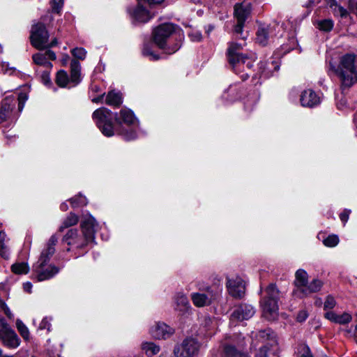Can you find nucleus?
<instances>
[{"label":"nucleus","mask_w":357,"mask_h":357,"mask_svg":"<svg viewBox=\"0 0 357 357\" xmlns=\"http://www.w3.org/2000/svg\"><path fill=\"white\" fill-rule=\"evenodd\" d=\"M97 227L98 223L91 215H84L81 220V232L75 229H69L62 241L69 246L84 248L93 242Z\"/></svg>","instance_id":"obj_1"},{"label":"nucleus","mask_w":357,"mask_h":357,"mask_svg":"<svg viewBox=\"0 0 357 357\" xmlns=\"http://www.w3.org/2000/svg\"><path fill=\"white\" fill-rule=\"evenodd\" d=\"M329 70L338 77L342 89H347L357 83V57L345 54L340 57L338 63L329 62Z\"/></svg>","instance_id":"obj_2"},{"label":"nucleus","mask_w":357,"mask_h":357,"mask_svg":"<svg viewBox=\"0 0 357 357\" xmlns=\"http://www.w3.org/2000/svg\"><path fill=\"white\" fill-rule=\"evenodd\" d=\"M280 292L273 284H271L266 289V296L261 301L263 316L268 320H274L278 314V301Z\"/></svg>","instance_id":"obj_3"},{"label":"nucleus","mask_w":357,"mask_h":357,"mask_svg":"<svg viewBox=\"0 0 357 357\" xmlns=\"http://www.w3.org/2000/svg\"><path fill=\"white\" fill-rule=\"evenodd\" d=\"M81 82V65L79 61L73 59L70 62V77L69 78L67 73L63 70H59L56 77V83L60 87H66L68 84L72 86H76Z\"/></svg>","instance_id":"obj_4"},{"label":"nucleus","mask_w":357,"mask_h":357,"mask_svg":"<svg viewBox=\"0 0 357 357\" xmlns=\"http://www.w3.org/2000/svg\"><path fill=\"white\" fill-rule=\"evenodd\" d=\"M92 117L105 136L112 137L114 135L110 110L105 107L99 108L93 112Z\"/></svg>","instance_id":"obj_5"},{"label":"nucleus","mask_w":357,"mask_h":357,"mask_svg":"<svg viewBox=\"0 0 357 357\" xmlns=\"http://www.w3.org/2000/svg\"><path fill=\"white\" fill-rule=\"evenodd\" d=\"M49 33L42 22L32 25L30 34L31 44L38 50L47 49Z\"/></svg>","instance_id":"obj_6"},{"label":"nucleus","mask_w":357,"mask_h":357,"mask_svg":"<svg viewBox=\"0 0 357 357\" xmlns=\"http://www.w3.org/2000/svg\"><path fill=\"white\" fill-rule=\"evenodd\" d=\"M0 340L9 349H15L20 344L17 335L3 319H0Z\"/></svg>","instance_id":"obj_7"},{"label":"nucleus","mask_w":357,"mask_h":357,"mask_svg":"<svg viewBox=\"0 0 357 357\" xmlns=\"http://www.w3.org/2000/svg\"><path fill=\"white\" fill-rule=\"evenodd\" d=\"M175 27L172 24L165 23L159 25L153 31V40L160 49H165L167 40L174 33Z\"/></svg>","instance_id":"obj_8"},{"label":"nucleus","mask_w":357,"mask_h":357,"mask_svg":"<svg viewBox=\"0 0 357 357\" xmlns=\"http://www.w3.org/2000/svg\"><path fill=\"white\" fill-rule=\"evenodd\" d=\"M252 3L248 0H245L241 3H236L234 6V16L237 24L235 26L234 31L236 33H241L245 22L250 15Z\"/></svg>","instance_id":"obj_9"},{"label":"nucleus","mask_w":357,"mask_h":357,"mask_svg":"<svg viewBox=\"0 0 357 357\" xmlns=\"http://www.w3.org/2000/svg\"><path fill=\"white\" fill-rule=\"evenodd\" d=\"M199 348V344L196 340L187 338L174 348L172 357H193L198 352Z\"/></svg>","instance_id":"obj_10"},{"label":"nucleus","mask_w":357,"mask_h":357,"mask_svg":"<svg viewBox=\"0 0 357 357\" xmlns=\"http://www.w3.org/2000/svg\"><path fill=\"white\" fill-rule=\"evenodd\" d=\"M47 263L37 261L33 266L34 278L38 282L49 280L57 274L59 268L54 265L46 266Z\"/></svg>","instance_id":"obj_11"},{"label":"nucleus","mask_w":357,"mask_h":357,"mask_svg":"<svg viewBox=\"0 0 357 357\" xmlns=\"http://www.w3.org/2000/svg\"><path fill=\"white\" fill-rule=\"evenodd\" d=\"M215 295L210 287H207L204 291L195 292L191 294L193 304L198 307L209 305L215 300Z\"/></svg>","instance_id":"obj_12"},{"label":"nucleus","mask_w":357,"mask_h":357,"mask_svg":"<svg viewBox=\"0 0 357 357\" xmlns=\"http://www.w3.org/2000/svg\"><path fill=\"white\" fill-rule=\"evenodd\" d=\"M227 287L229 294L234 298H241L245 294V282L238 276L228 278Z\"/></svg>","instance_id":"obj_13"},{"label":"nucleus","mask_w":357,"mask_h":357,"mask_svg":"<svg viewBox=\"0 0 357 357\" xmlns=\"http://www.w3.org/2000/svg\"><path fill=\"white\" fill-rule=\"evenodd\" d=\"M265 335L268 336L267 339L270 341V342L261 347L256 354L255 357H273L274 356L272 351L274 350V347L278 344L275 335L273 333H269L266 331L261 332V336L264 337Z\"/></svg>","instance_id":"obj_14"},{"label":"nucleus","mask_w":357,"mask_h":357,"mask_svg":"<svg viewBox=\"0 0 357 357\" xmlns=\"http://www.w3.org/2000/svg\"><path fill=\"white\" fill-rule=\"evenodd\" d=\"M115 121L119 126L125 124L127 126H136L138 123V121L133 112L128 109H122L119 114L116 113Z\"/></svg>","instance_id":"obj_15"},{"label":"nucleus","mask_w":357,"mask_h":357,"mask_svg":"<svg viewBox=\"0 0 357 357\" xmlns=\"http://www.w3.org/2000/svg\"><path fill=\"white\" fill-rule=\"evenodd\" d=\"M174 331L165 323H157L151 328V335L155 339L169 338Z\"/></svg>","instance_id":"obj_16"},{"label":"nucleus","mask_w":357,"mask_h":357,"mask_svg":"<svg viewBox=\"0 0 357 357\" xmlns=\"http://www.w3.org/2000/svg\"><path fill=\"white\" fill-rule=\"evenodd\" d=\"M255 314L254 308L247 304L241 305L231 314V320L243 321L249 319Z\"/></svg>","instance_id":"obj_17"},{"label":"nucleus","mask_w":357,"mask_h":357,"mask_svg":"<svg viewBox=\"0 0 357 357\" xmlns=\"http://www.w3.org/2000/svg\"><path fill=\"white\" fill-rule=\"evenodd\" d=\"M245 45V43H230L227 49V59L231 66H235L236 60H238L243 54L240 51Z\"/></svg>","instance_id":"obj_18"},{"label":"nucleus","mask_w":357,"mask_h":357,"mask_svg":"<svg viewBox=\"0 0 357 357\" xmlns=\"http://www.w3.org/2000/svg\"><path fill=\"white\" fill-rule=\"evenodd\" d=\"M301 103L303 107H312L320 102V98L311 89L305 90L301 95Z\"/></svg>","instance_id":"obj_19"},{"label":"nucleus","mask_w":357,"mask_h":357,"mask_svg":"<svg viewBox=\"0 0 357 357\" xmlns=\"http://www.w3.org/2000/svg\"><path fill=\"white\" fill-rule=\"evenodd\" d=\"M275 26L270 25H261L259 27L257 31V42L260 45L264 46L268 44L270 37L273 36Z\"/></svg>","instance_id":"obj_20"},{"label":"nucleus","mask_w":357,"mask_h":357,"mask_svg":"<svg viewBox=\"0 0 357 357\" xmlns=\"http://www.w3.org/2000/svg\"><path fill=\"white\" fill-rule=\"evenodd\" d=\"M307 282L308 275L307 272L303 269H298L295 273V289L293 294L298 297L299 294L301 292V289L306 286Z\"/></svg>","instance_id":"obj_21"},{"label":"nucleus","mask_w":357,"mask_h":357,"mask_svg":"<svg viewBox=\"0 0 357 357\" xmlns=\"http://www.w3.org/2000/svg\"><path fill=\"white\" fill-rule=\"evenodd\" d=\"M58 241V237L56 235H52L47 243L45 249L42 251L40 257L38 261L47 263L50 257L54 255L55 252V245Z\"/></svg>","instance_id":"obj_22"},{"label":"nucleus","mask_w":357,"mask_h":357,"mask_svg":"<svg viewBox=\"0 0 357 357\" xmlns=\"http://www.w3.org/2000/svg\"><path fill=\"white\" fill-rule=\"evenodd\" d=\"M324 317L331 322L339 324H347L352 320L351 314L348 312L337 314L333 311H328L325 313Z\"/></svg>","instance_id":"obj_23"},{"label":"nucleus","mask_w":357,"mask_h":357,"mask_svg":"<svg viewBox=\"0 0 357 357\" xmlns=\"http://www.w3.org/2000/svg\"><path fill=\"white\" fill-rule=\"evenodd\" d=\"M323 282L319 279H314L310 283H307L306 286L301 289V292L298 296V298H304L310 294L317 293L321 290L323 287Z\"/></svg>","instance_id":"obj_24"},{"label":"nucleus","mask_w":357,"mask_h":357,"mask_svg":"<svg viewBox=\"0 0 357 357\" xmlns=\"http://www.w3.org/2000/svg\"><path fill=\"white\" fill-rule=\"evenodd\" d=\"M131 15L135 20L139 22H146L152 17L149 11L140 1H139L138 5L134 8Z\"/></svg>","instance_id":"obj_25"},{"label":"nucleus","mask_w":357,"mask_h":357,"mask_svg":"<svg viewBox=\"0 0 357 357\" xmlns=\"http://www.w3.org/2000/svg\"><path fill=\"white\" fill-rule=\"evenodd\" d=\"M255 62L254 57H249L245 55L241 56L238 60H236L235 66H232L234 71L238 73L241 71L245 70V68L248 70L251 69Z\"/></svg>","instance_id":"obj_26"},{"label":"nucleus","mask_w":357,"mask_h":357,"mask_svg":"<svg viewBox=\"0 0 357 357\" xmlns=\"http://www.w3.org/2000/svg\"><path fill=\"white\" fill-rule=\"evenodd\" d=\"M13 100L6 98L1 103L0 108V123L10 117L13 109L14 105H10Z\"/></svg>","instance_id":"obj_27"},{"label":"nucleus","mask_w":357,"mask_h":357,"mask_svg":"<svg viewBox=\"0 0 357 357\" xmlns=\"http://www.w3.org/2000/svg\"><path fill=\"white\" fill-rule=\"evenodd\" d=\"M122 102V96L121 93L115 91H111L106 97V103L114 107H119Z\"/></svg>","instance_id":"obj_28"},{"label":"nucleus","mask_w":357,"mask_h":357,"mask_svg":"<svg viewBox=\"0 0 357 357\" xmlns=\"http://www.w3.org/2000/svg\"><path fill=\"white\" fill-rule=\"evenodd\" d=\"M259 65L261 73L265 77L270 76L274 70H278L279 68L278 63L274 61L261 62Z\"/></svg>","instance_id":"obj_29"},{"label":"nucleus","mask_w":357,"mask_h":357,"mask_svg":"<svg viewBox=\"0 0 357 357\" xmlns=\"http://www.w3.org/2000/svg\"><path fill=\"white\" fill-rule=\"evenodd\" d=\"M225 357H248V355L238 350L234 345L226 344L224 349Z\"/></svg>","instance_id":"obj_30"},{"label":"nucleus","mask_w":357,"mask_h":357,"mask_svg":"<svg viewBox=\"0 0 357 357\" xmlns=\"http://www.w3.org/2000/svg\"><path fill=\"white\" fill-rule=\"evenodd\" d=\"M142 349L148 356H152L160 351V347L153 342H146L142 343Z\"/></svg>","instance_id":"obj_31"},{"label":"nucleus","mask_w":357,"mask_h":357,"mask_svg":"<svg viewBox=\"0 0 357 357\" xmlns=\"http://www.w3.org/2000/svg\"><path fill=\"white\" fill-rule=\"evenodd\" d=\"M176 305L178 310H183L190 307V303L187 296L183 293H178L174 298Z\"/></svg>","instance_id":"obj_32"},{"label":"nucleus","mask_w":357,"mask_h":357,"mask_svg":"<svg viewBox=\"0 0 357 357\" xmlns=\"http://www.w3.org/2000/svg\"><path fill=\"white\" fill-rule=\"evenodd\" d=\"M78 216L74 213H70L63 222V224L59 227V231H62L63 229L75 225L78 222Z\"/></svg>","instance_id":"obj_33"},{"label":"nucleus","mask_w":357,"mask_h":357,"mask_svg":"<svg viewBox=\"0 0 357 357\" xmlns=\"http://www.w3.org/2000/svg\"><path fill=\"white\" fill-rule=\"evenodd\" d=\"M33 60L37 65L43 66L47 68L52 66V63L47 61L45 54L37 53L33 55Z\"/></svg>","instance_id":"obj_34"},{"label":"nucleus","mask_w":357,"mask_h":357,"mask_svg":"<svg viewBox=\"0 0 357 357\" xmlns=\"http://www.w3.org/2000/svg\"><path fill=\"white\" fill-rule=\"evenodd\" d=\"M330 7L334 10L335 15H338L340 17H346L347 15V10L342 6H339L336 3L335 0H327Z\"/></svg>","instance_id":"obj_35"},{"label":"nucleus","mask_w":357,"mask_h":357,"mask_svg":"<svg viewBox=\"0 0 357 357\" xmlns=\"http://www.w3.org/2000/svg\"><path fill=\"white\" fill-rule=\"evenodd\" d=\"M11 268L13 272L16 274H26L29 270V266L24 262L15 264Z\"/></svg>","instance_id":"obj_36"},{"label":"nucleus","mask_w":357,"mask_h":357,"mask_svg":"<svg viewBox=\"0 0 357 357\" xmlns=\"http://www.w3.org/2000/svg\"><path fill=\"white\" fill-rule=\"evenodd\" d=\"M16 327H17L19 333L22 335V337L24 340H29V331L28 328L25 326V324L20 319H17Z\"/></svg>","instance_id":"obj_37"},{"label":"nucleus","mask_w":357,"mask_h":357,"mask_svg":"<svg viewBox=\"0 0 357 357\" xmlns=\"http://www.w3.org/2000/svg\"><path fill=\"white\" fill-rule=\"evenodd\" d=\"M333 27V22L329 19L319 21L317 23V28L324 31H330Z\"/></svg>","instance_id":"obj_38"},{"label":"nucleus","mask_w":357,"mask_h":357,"mask_svg":"<svg viewBox=\"0 0 357 357\" xmlns=\"http://www.w3.org/2000/svg\"><path fill=\"white\" fill-rule=\"evenodd\" d=\"M6 237L5 233L0 231V255L4 258H8V252L5 244Z\"/></svg>","instance_id":"obj_39"},{"label":"nucleus","mask_w":357,"mask_h":357,"mask_svg":"<svg viewBox=\"0 0 357 357\" xmlns=\"http://www.w3.org/2000/svg\"><path fill=\"white\" fill-rule=\"evenodd\" d=\"M71 205L73 208L84 206L87 204L86 198L81 195L70 199Z\"/></svg>","instance_id":"obj_40"},{"label":"nucleus","mask_w":357,"mask_h":357,"mask_svg":"<svg viewBox=\"0 0 357 357\" xmlns=\"http://www.w3.org/2000/svg\"><path fill=\"white\" fill-rule=\"evenodd\" d=\"M71 54L77 59L84 60L86 58V51L82 47H76L71 50Z\"/></svg>","instance_id":"obj_41"},{"label":"nucleus","mask_w":357,"mask_h":357,"mask_svg":"<svg viewBox=\"0 0 357 357\" xmlns=\"http://www.w3.org/2000/svg\"><path fill=\"white\" fill-rule=\"evenodd\" d=\"M339 238L336 235L328 236L326 239L324 240V244L327 247H335L337 245Z\"/></svg>","instance_id":"obj_42"},{"label":"nucleus","mask_w":357,"mask_h":357,"mask_svg":"<svg viewBox=\"0 0 357 357\" xmlns=\"http://www.w3.org/2000/svg\"><path fill=\"white\" fill-rule=\"evenodd\" d=\"M311 354L310 347L306 344H301L298 348V355L299 357H307Z\"/></svg>","instance_id":"obj_43"},{"label":"nucleus","mask_w":357,"mask_h":357,"mask_svg":"<svg viewBox=\"0 0 357 357\" xmlns=\"http://www.w3.org/2000/svg\"><path fill=\"white\" fill-rule=\"evenodd\" d=\"M119 134L122 135L125 139L126 140H132L136 138L137 134L136 132L133 130H130L125 131L123 129H121L119 132Z\"/></svg>","instance_id":"obj_44"},{"label":"nucleus","mask_w":357,"mask_h":357,"mask_svg":"<svg viewBox=\"0 0 357 357\" xmlns=\"http://www.w3.org/2000/svg\"><path fill=\"white\" fill-rule=\"evenodd\" d=\"M336 305L335 298L331 296H328L324 305V309L325 310L333 309Z\"/></svg>","instance_id":"obj_45"},{"label":"nucleus","mask_w":357,"mask_h":357,"mask_svg":"<svg viewBox=\"0 0 357 357\" xmlns=\"http://www.w3.org/2000/svg\"><path fill=\"white\" fill-rule=\"evenodd\" d=\"M143 54L149 56L151 60H158L159 59V56L151 50L149 45L144 46L143 49Z\"/></svg>","instance_id":"obj_46"},{"label":"nucleus","mask_w":357,"mask_h":357,"mask_svg":"<svg viewBox=\"0 0 357 357\" xmlns=\"http://www.w3.org/2000/svg\"><path fill=\"white\" fill-rule=\"evenodd\" d=\"M28 99V95L26 93L21 92L18 96V109L21 112Z\"/></svg>","instance_id":"obj_47"},{"label":"nucleus","mask_w":357,"mask_h":357,"mask_svg":"<svg viewBox=\"0 0 357 357\" xmlns=\"http://www.w3.org/2000/svg\"><path fill=\"white\" fill-rule=\"evenodd\" d=\"M63 5V0H52V8L53 11L59 13Z\"/></svg>","instance_id":"obj_48"},{"label":"nucleus","mask_w":357,"mask_h":357,"mask_svg":"<svg viewBox=\"0 0 357 357\" xmlns=\"http://www.w3.org/2000/svg\"><path fill=\"white\" fill-rule=\"evenodd\" d=\"M50 321L51 319L48 317L44 318L40 324L39 328L40 329H47V331H50Z\"/></svg>","instance_id":"obj_49"},{"label":"nucleus","mask_w":357,"mask_h":357,"mask_svg":"<svg viewBox=\"0 0 357 357\" xmlns=\"http://www.w3.org/2000/svg\"><path fill=\"white\" fill-rule=\"evenodd\" d=\"M189 36L191 39V40L194 41V42H199L202 40V34L199 31H192L190 34H189Z\"/></svg>","instance_id":"obj_50"},{"label":"nucleus","mask_w":357,"mask_h":357,"mask_svg":"<svg viewBox=\"0 0 357 357\" xmlns=\"http://www.w3.org/2000/svg\"><path fill=\"white\" fill-rule=\"evenodd\" d=\"M307 316H308V314L306 311L301 310L298 312V314L297 315V317H296L297 321L299 322H303L307 319Z\"/></svg>","instance_id":"obj_51"},{"label":"nucleus","mask_w":357,"mask_h":357,"mask_svg":"<svg viewBox=\"0 0 357 357\" xmlns=\"http://www.w3.org/2000/svg\"><path fill=\"white\" fill-rule=\"evenodd\" d=\"M350 213V210L346 209L342 213H340V218L344 223L347 222Z\"/></svg>","instance_id":"obj_52"},{"label":"nucleus","mask_w":357,"mask_h":357,"mask_svg":"<svg viewBox=\"0 0 357 357\" xmlns=\"http://www.w3.org/2000/svg\"><path fill=\"white\" fill-rule=\"evenodd\" d=\"M349 8L357 15V0H349Z\"/></svg>","instance_id":"obj_53"},{"label":"nucleus","mask_w":357,"mask_h":357,"mask_svg":"<svg viewBox=\"0 0 357 357\" xmlns=\"http://www.w3.org/2000/svg\"><path fill=\"white\" fill-rule=\"evenodd\" d=\"M41 78L45 84H48L50 83V78L49 76V73L47 72H44L42 75Z\"/></svg>","instance_id":"obj_54"},{"label":"nucleus","mask_w":357,"mask_h":357,"mask_svg":"<svg viewBox=\"0 0 357 357\" xmlns=\"http://www.w3.org/2000/svg\"><path fill=\"white\" fill-rule=\"evenodd\" d=\"M45 54L47 56V61H49V59L55 60L56 59L55 53L52 50H47Z\"/></svg>","instance_id":"obj_55"},{"label":"nucleus","mask_w":357,"mask_h":357,"mask_svg":"<svg viewBox=\"0 0 357 357\" xmlns=\"http://www.w3.org/2000/svg\"><path fill=\"white\" fill-rule=\"evenodd\" d=\"M24 290L28 293H31L32 289V284L29 282H27L23 285Z\"/></svg>","instance_id":"obj_56"},{"label":"nucleus","mask_w":357,"mask_h":357,"mask_svg":"<svg viewBox=\"0 0 357 357\" xmlns=\"http://www.w3.org/2000/svg\"><path fill=\"white\" fill-rule=\"evenodd\" d=\"M58 44L57 39L54 38L51 42H49V39H47V49L50 48L52 47L56 46Z\"/></svg>","instance_id":"obj_57"},{"label":"nucleus","mask_w":357,"mask_h":357,"mask_svg":"<svg viewBox=\"0 0 357 357\" xmlns=\"http://www.w3.org/2000/svg\"><path fill=\"white\" fill-rule=\"evenodd\" d=\"M164 0H139L141 3L143 1H147L149 4H158L163 1Z\"/></svg>","instance_id":"obj_58"},{"label":"nucleus","mask_w":357,"mask_h":357,"mask_svg":"<svg viewBox=\"0 0 357 357\" xmlns=\"http://www.w3.org/2000/svg\"><path fill=\"white\" fill-rule=\"evenodd\" d=\"M179 47H180V46L178 44H176L175 45V47L172 50H169V49H167L166 50V52L168 53V54L174 53L176 51H177L179 49Z\"/></svg>","instance_id":"obj_59"},{"label":"nucleus","mask_w":357,"mask_h":357,"mask_svg":"<svg viewBox=\"0 0 357 357\" xmlns=\"http://www.w3.org/2000/svg\"><path fill=\"white\" fill-rule=\"evenodd\" d=\"M104 95H105V93L102 94L101 96H98L97 98H94L92 100V102H96V103L101 102L102 100Z\"/></svg>","instance_id":"obj_60"},{"label":"nucleus","mask_w":357,"mask_h":357,"mask_svg":"<svg viewBox=\"0 0 357 357\" xmlns=\"http://www.w3.org/2000/svg\"><path fill=\"white\" fill-rule=\"evenodd\" d=\"M315 305L318 307H320L322 305V300L320 298H317L315 301Z\"/></svg>","instance_id":"obj_61"},{"label":"nucleus","mask_w":357,"mask_h":357,"mask_svg":"<svg viewBox=\"0 0 357 357\" xmlns=\"http://www.w3.org/2000/svg\"><path fill=\"white\" fill-rule=\"evenodd\" d=\"M60 208L63 211H66L68 209V205L66 203H63L61 204Z\"/></svg>","instance_id":"obj_62"},{"label":"nucleus","mask_w":357,"mask_h":357,"mask_svg":"<svg viewBox=\"0 0 357 357\" xmlns=\"http://www.w3.org/2000/svg\"><path fill=\"white\" fill-rule=\"evenodd\" d=\"M354 337L355 339V341L357 344V324L355 326L354 333Z\"/></svg>","instance_id":"obj_63"},{"label":"nucleus","mask_w":357,"mask_h":357,"mask_svg":"<svg viewBox=\"0 0 357 357\" xmlns=\"http://www.w3.org/2000/svg\"><path fill=\"white\" fill-rule=\"evenodd\" d=\"M0 357H14V356L3 354L2 349H0Z\"/></svg>","instance_id":"obj_64"}]
</instances>
